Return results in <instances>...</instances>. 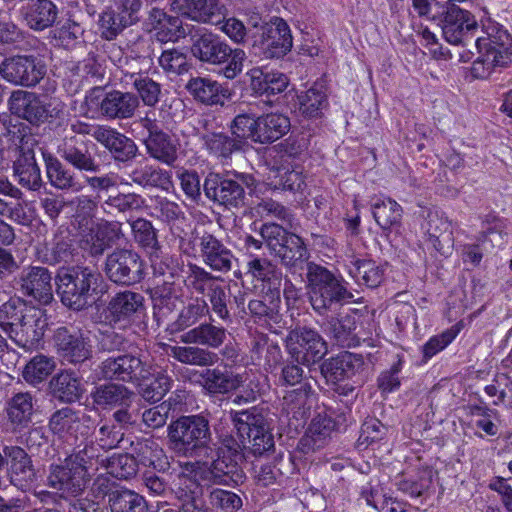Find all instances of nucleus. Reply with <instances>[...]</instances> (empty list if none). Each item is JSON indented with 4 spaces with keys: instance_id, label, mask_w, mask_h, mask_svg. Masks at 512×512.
Instances as JSON below:
<instances>
[{
    "instance_id": "nucleus-7",
    "label": "nucleus",
    "mask_w": 512,
    "mask_h": 512,
    "mask_svg": "<svg viewBox=\"0 0 512 512\" xmlns=\"http://www.w3.org/2000/svg\"><path fill=\"white\" fill-rule=\"evenodd\" d=\"M484 29L487 37L475 41L480 56L473 62L472 73L477 78H486L494 68L512 61V36L508 31L495 22L484 25Z\"/></svg>"
},
{
    "instance_id": "nucleus-15",
    "label": "nucleus",
    "mask_w": 512,
    "mask_h": 512,
    "mask_svg": "<svg viewBox=\"0 0 512 512\" xmlns=\"http://www.w3.org/2000/svg\"><path fill=\"white\" fill-rule=\"evenodd\" d=\"M103 271L107 278L118 285L130 286L144 278V264L135 251L116 249L109 253Z\"/></svg>"
},
{
    "instance_id": "nucleus-51",
    "label": "nucleus",
    "mask_w": 512,
    "mask_h": 512,
    "mask_svg": "<svg viewBox=\"0 0 512 512\" xmlns=\"http://www.w3.org/2000/svg\"><path fill=\"white\" fill-rule=\"evenodd\" d=\"M299 112L308 119H318L323 116L328 107V97L322 86L314 85L298 95Z\"/></svg>"
},
{
    "instance_id": "nucleus-2",
    "label": "nucleus",
    "mask_w": 512,
    "mask_h": 512,
    "mask_svg": "<svg viewBox=\"0 0 512 512\" xmlns=\"http://www.w3.org/2000/svg\"><path fill=\"white\" fill-rule=\"evenodd\" d=\"M55 282L62 304L74 311L88 308L96 297L107 292L102 274L85 265L61 268Z\"/></svg>"
},
{
    "instance_id": "nucleus-39",
    "label": "nucleus",
    "mask_w": 512,
    "mask_h": 512,
    "mask_svg": "<svg viewBox=\"0 0 512 512\" xmlns=\"http://www.w3.org/2000/svg\"><path fill=\"white\" fill-rule=\"evenodd\" d=\"M348 274L360 286L377 288L384 280L385 268L372 259L352 257L346 264Z\"/></svg>"
},
{
    "instance_id": "nucleus-60",
    "label": "nucleus",
    "mask_w": 512,
    "mask_h": 512,
    "mask_svg": "<svg viewBox=\"0 0 512 512\" xmlns=\"http://www.w3.org/2000/svg\"><path fill=\"white\" fill-rule=\"evenodd\" d=\"M108 473L120 480H127L134 477L138 471L137 460L129 454L113 455L106 459Z\"/></svg>"
},
{
    "instance_id": "nucleus-25",
    "label": "nucleus",
    "mask_w": 512,
    "mask_h": 512,
    "mask_svg": "<svg viewBox=\"0 0 512 512\" xmlns=\"http://www.w3.org/2000/svg\"><path fill=\"white\" fill-rule=\"evenodd\" d=\"M6 454L7 475L12 485L24 489L29 486L35 478V470L31 457L18 445H3Z\"/></svg>"
},
{
    "instance_id": "nucleus-29",
    "label": "nucleus",
    "mask_w": 512,
    "mask_h": 512,
    "mask_svg": "<svg viewBox=\"0 0 512 512\" xmlns=\"http://www.w3.org/2000/svg\"><path fill=\"white\" fill-rule=\"evenodd\" d=\"M199 247L203 263L211 270L227 273L232 269L235 260L232 251L214 235L205 233Z\"/></svg>"
},
{
    "instance_id": "nucleus-23",
    "label": "nucleus",
    "mask_w": 512,
    "mask_h": 512,
    "mask_svg": "<svg viewBox=\"0 0 512 512\" xmlns=\"http://www.w3.org/2000/svg\"><path fill=\"white\" fill-rule=\"evenodd\" d=\"M20 290L41 304H49L53 300L51 272L40 266L24 268L19 275Z\"/></svg>"
},
{
    "instance_id": "nucleus-52",
    "label": "nucleus",
    "mask_w": 512,
    "mask_h": 512,
    "mask_svg": "<svg viewBox=\"0 0 512 512\" xmlns=\"http://www.w3.org/2000/svg\"><path fill=\"white\" fill-rule=\"evenodd\" d=\"M126 83H130L144 105L154 107L160 100L161 85L143 73H126Z\"/></svg>"
},
{
    "instance_id": "nucleus-13",
    "label": "nucleus",
    "mask_w": 512,
    "mask_h": 512,
    "mask_svg": "<svg viewBox=\"0 0 512 512\" xmlns=\"http://www.w3.org/2000/svg\"><path fill=\"white\" fill-rule=\"evenodd\" d=\"M286 349L297 363L311 366L321 361L328 352L326 341L315 329L298 326L286 338Z\"/></svg>"
},
{
    "instance_id": "nucleus-24",
    "label": "nucleus",
    "mask_w": 512,
    "mask_h": 512,
    "mask_svg": "<svg viewBox=\"0 0 512 512\" xmlns=\"http://www.w3.org/2000/svg\"><path fill=\"white\" fill-rule=\"evenodd\" d=\"M120 229L117 224L102 222L87 227L80 234V246L90 256H101L105 250L117 242Z\"/></svg>"
},
{
    "instance_id": "nucleus-40",
    "label": "nucleus",
    "mask_w": 512,
    "mask_h": 512,
    "mask_svg": "<svg viewBox=\"0 0 512 512\" xmlns=\"http://www.w3.org/2000/svg\"><path fill=\"white\" fill-rule=\"evenodd\" d=\"M290 127V119L283 114L268 113L259 116L253 142L260 144L272 143L287 134Z\"/></svg>"
},
{
    "instance_id": "nucleus-4",
    "label": "nucleus",
    "mask_w": 512,
    "mask_h": 512,
    "mask_svg": "<svg viewBox=\"0 0 512 512\" xmlns=\"http://www.w3.org/2000/svg\"><path fill=\"white\" fill-rule=\"evenodd\" d=\"M167 430L170 448L177 455L200 459L212 457L215 445L206 416H181L171 422Z\"/></svg>"
},
{
    "instance_id": "nucleus-22",
    "label": "nucleus",
    "mask_w": 512,
    "mask_h": 512,
    "mask_svg": "<svg viewBox=\"0 0 512 512\" xmlns=\"http://www.w3.org/2000/svg\"><path fill=\"white\" fill-rule=\"evenodd\" d=\"M36 141L32 136L21 138L19 156L13 163L14 175L18 183L29 190L36 191L42 186V177L39 166L36 163L33 146Z\"/></svg>"
},
{
    "instance_id": "nucleus-17",
    "label": "nucleus",
    "mask_w": 512,
    "mask_h": 512,
    "mask_svg": "<svg viewBox=\"0 0 512 512\" xmlns=\"http://www.w3.org/2000/svg\"><path fill=\"white\" fill-rule=\"evenodd\" d=\"M45 73V65L32 55L5 58L0 64V76L13 85L35 86Z\"/></svg>"
},
{
    "instance_id": "nucleus-54",
    "label": "nucleus",
    "mask_w": 512,
    "mask_h": 512,
    "mask_svg": "<svg viewBox=\"0 0 512 512\" xmlns=\"http://www.w3.org/2000/svg\"><path fill=\"white\" fill-rule=\"evenodd\" d=\"M111 512H148V504L143 496L129 489H115L110 494Z\"/></svg>"
},
{
    "instance_id": "nucleus-30",
    "label": "nucleus",
    "mask_w": 512,
    "mask_h": 512,
    "mask_svg": "<svg viewBox=\"0 0 512 512\" xmlns=\"http://www.w3.org/2000/svg\"><path fill=\"white\" fill-rule=\"evenodd\" d=\"M139 107L136 94L112 90L106 93L99 103L101 114L110 120L132 118Z\"/></svg>"
},
{
    "instance_id": "nucleus-42",
    "label": "nucleus",
    "mask_w": 512,
    "mask_h": 512,
    "mask_svg": "<svg viewBox=\"0 0 512 512\" xmlns=\"http://www.w3.org/2000/svg\"><path fill=\"white\" fill-rule=\"evenodd\" d=\"M185 88L196 101L205 105L223 104L229 95L220 83L205 77L191 78Z\"/></svg>"
},
{
    "instance_id": "nucleus-41",
    "label": "nucleus",
    "mask_w": 512,
    "mask_h": 512,
    "mask_svg": "<svg viewBox=\"0 0 512 512\" xmlns=\"http://www.w3.org/2000/svg\"><path fill=\"white\" fill-rule=\"evenodd\" d=\"M247 273L262 283L263 291H280L282 272L271 260L265 257H252L247 262Z\"/></svg>"
},
{
    "instance_id": "nucleus-32",
    "label": "nucleus",
    "mask_w": 512,
    "mask_h": 512,
    "mask_svg": "<svg viewBox=\"0 0 512 512\" xmlns=\"http://www.w3.org/2000/svg\"><path fill=\"white\" fill-rule=\"evenodd\" d=\"M49 390L55 399L69 404L82 398L84 387L78 372L64 369L51 378Z\"/></svg>"
},
{
    "instance_id": "nucleus-21",
    "label": "nucleus",
    "mask_w": 512,
    "mask_h": 512,
    "mask_svg": "<svg viewBox=\"0 0 512 512\" xmlns=\"http://www.w3.org/2000/svg\"><path fill=\"white\" fill-rule=\"evenodd\" d=\"M242 454L237 448L224 447L217 451V458L209 468L210 481L217 485H238L243 482L244 472L239 465Z\"/></svg>"
},
{
    "instance_id": "nucleus-47",
    "label": "nucleus",
    "mask_w": 512,
    "mask_h": 512,
    "mask_svg": "<svg viewBox=\"0 0 512 512\" xmlns=\"http://www.w3.org/2000/svg\"><path fill=\"white\" fill-rule=\"evenodd\" d=\"M75 251L69 232L59 229L52 241L46 245L43 261L50 265L69 263L74 259Z\"/></svg>"
},
{
    "instance_id": "nucleus-6",
    "label": "nucleus",
    "mask_w": 512,
    "mask_h": 512,
    "mask_svg": "<svg viewBox=\"0 0 512 512\" xmlns=\"http://www.w3.org/2000/svg\"><path fill=\"white\" fill-rule=\"evenodd\" d=\"M191 52L203 63L221 66V73L227 79H234L241 74L247 60L243 49L231 48L225 40L213 33H203L195 37Z\"/></svg>"
},
{
    "instance_id": "nucleus-64",
    "label": "nucleus",
    "mask_w": 512,
    "mask_h": 512,
    "mask_svg": "<svg viewBox=\"0 0 512 512\" xmlns=\"http://www.w3.org/2000/svg\"><path fill=\"white\" fill-rule=\"evenodd\" d=\"M209 502L222 512H236L242 507V499L238 494L219 488L210 492Z\"/></svg>"
},
{
    "instance_id": "nucleus-36",
    "label": "nucleus",
    "mask_w": 512,
    "mask_h": 512,
    "mask_svg": "<svg viewBox=\"0 0 512 512\" xmlns=\"http://www.w3.org/2000/svg\"><path fill=\"white\" fill-rule=\"evenodd\" d=\"M263 293L261 298L249 301L248 309L255 323L271 327L273 324H279L282 318L280 291Z\"/></svg>"
},
{
    "instance_id": "nucleus-10",
    "label": "nucleus",
    "mask_w": 512,
    "mask_h": 512,
    "mask_svg": "<svg viewBox=\"0 0 512 512\" xmlns=\"http://www.w3.org/2000/svg\"><path fill=\"white\" fill-rule=\"evenodd\" d=\"M97 371L102 379L135 385H142L155 376L148 357L132 352L106 358L98 365Z\"/></svg>"
},
{
    "instance_id": "nucleus-43",
    "label": "nucleus",
    "mask_w": 512,
    "mask_h": 512,
    "mask_svg": "<svg viewBox=\"0 0 512 512\" xmlns=\"http://www.w3.org/2000/svg\"><path fill=\"white\" fill-rule=\"evenodd\" d=\"M46 173L50 184L59 190L80 192L84 188V182L80 181L76 174L66 168L58 158L51 154H44Z\"/></svg>"
},
{
    "instance_id": "nucleus-53",
    "label": "nucleus",
    "mask_w": 512,
    "mask_h": 512,
    "mask_svg": "<svg viewBox=\"0 0 512 512\" xmlns=\"http://www.w3.org/2000/svg\"><path fill=\"white\" fill-rule=\"evenodd\" d=\"M183 296L180 279H161L152 290V299L155 306L173 311Z\"/></svg>"
},
{
    "instance_id": "nucleus-44",
    "label": "nucleus",
    "mask_w": 512,
    "mask_h": 512,
    "mask_svg": "<svg viewBox=\"0 0 512 512\" xmlns=\"http://www.w3.org/2000/svg\"><path fill=\"white\" fill-rule=\"evenodd\" d=\"M128 177L132 183L142 188H159L168 191L173 186L171 172L150 164L135 166Z\"/></svg>"
},
{
    "instance_id": "nucleus-27",
    "label": "nucleus",
    "mask_w": 512,
    "mask_h": 512,
    "mask_svg": "<svg viewBox=\"0 0 512 512\" xmlns=\"http://www.w3.org/2000/svg\"><path fill=\"white\" fill-rule=\"evenodd\" d=\"M210 321L200 323L180 336V341L185 346H198L205 349H218L221 347L227 337L228 331L222 325H216L212 315Z\"/></svg>"
},
{
    "instance_id": "nucleus-63",
    "label": "nucleus",
    "mask_w": 512,
    "mask_h": 512,
    "mask_svg": "<svg viewBox=\"0 0 512 512\" xmlns=\"http://www.w3.org/2000/svg\"><path fill=\"white\" fill-rule=\"evenodd\" d=\"M260 234L271 254L276 257L279 251H281L283 243L290 235V232L278 224L265 223L260 229Z\"/></svg>"
},
{
    "instance_id": "nucleus-3",
    "label": "nucleus",
    "mask_w": 512,
    "mask_h": 512,
    "mask_svg": "<svg viewBox=\"0 0 512 512\" xmlns=\"http://www.w3.org/2000/svg\"><path fill=\"white\" fill-rule=\"evenodd\" d=\"M0 326L19 347L31 350L42 339L47 320L42 309L9 301L0 308Z\"/></svg>"
},
{
    "instance_id": "nucleus-16",
    "label": "nucleus",
    "mask_w": 512,
    "mask_h": 512,
    "mask_svg": "<svg viewBox=\"0 0 512 512\" xmlns=\"http://www.w3.org/2000/svg\"><path fill=\"white\" fill-rule=\"evenodd\" d=\"M90 480L89 472L68 456L49 467L47 485L63 497L79 495Z\"/></svg>"
},
{
    "instance_id": "nucleus-48",
    "label": "nucleus",
    "mask_w": 512,
    "mask_h": 512,
    "mask_svg": "<svg viewBox=\"0 0 512 512\" xmlns=\"http://www.w3.org/2000/svg\"><path fill=\"white\" fill-rule=\"evenodd\" d=\"M144 145L146 153L162 164L173 166L178 159L177 144L164 131L154 137H146Z\"/></svg>"
},
{
    "instance_id": "nucleus-26",
    "label": "nucleus",
    "mask_w": 512,
    "mask_h": 512,
    "mask_svg": "<svg viewBox=\"0 0 512 512\" xmlns=\"http://www.w3.org/2000/svg\"><path fill=\"white\" fill-rule=\"evenodd\" d=\"M199 139L207 154L224 165L231 161L233 154L243 151L240 140L223 131L209 129L207 122L204 130L199 133Z\"/></svg>"
},
{
    "instance_id": "nucleus-11",
    "label": "nucleus",
    "mask_w": 512,
    "mask_h": 512,
    "mask_svg": "<svg viewBox=\"0 0 512 512\" xmlns=\"http://www.w3.org/2000/svg\"><path fill=\"white\" fill-rule=\"evenodd\" d=\"M243 446H249L254 455H262L274 447V439L269 431L263 408L254 406L242 411L231 412Z\"/></svg>"
},
{
    "instance_id": "nucleus-61",
    "label": "nucleus",
    "mask_w": 512,
    "mask_h": 512,
    "mask_svg": "<svg viewBox=\"0 0 512 512\" xmlns=\"http://www.w3.org/2000/svg\"><path fill=\"white\" fill-rule=\"evenodd\" d=\"M158 63L167 74L181 75L190 68L186 54L177 48L163 50Z\"/></svg>"
},
{
    "instance_id": "nucleus-49",
    "label": "nucleus",
    "mask_w": 512,
    "mask_h": 512,
    "mask_svg": "<svg viewBox=\"0 0 512 512\" xmlns=\"http://www.w3.org/2000/svg\"><path fill=\"white\" fill-rule=\"evenodd\" d=\"M428 240L440 253H444L445 246L453 240L452 223L448 218L438 212H430L427 221Z\"/></svg>"
},
{
    "instance_id": "nucleus-59",
    "label": "nucleus",
    "mask_w": 512,
    "mask_h": 512,
    "mask_svg": "<svg viewBox=\"0 0 512 512\" xmlns=\"http://www.w3.org/2000/svg\"><path fill=\"white\" fill-rule=\"evenodd\" d=\"M283 265L296 267L308 258V250L301 237L290 233L277 256Z\"/></svg>"
},
{
    "instance_id": "nucleus-46",
    "label": "nucleus",
    "mask_w": 512,
    "mask_h": 512,
    "mask_svg": "<svg viewBox=\"0 0 512 512\" xmlns=\"http://www.w3.org/2000/svg\"><path fill=\"white\" fill-rule=\"evenodd\" d=\"M315 392L312 386L305 382L299 388L289 391L283 398V406L287 414L295 419H306L312 408Z\"/></svg>"
},
{
    "instance_id": "nucleus-50",
    "label": "nucleus",
    "mask_w": 512,
    "mask_h": 512,
    "mask_svg": "<svg viewBox=\"0 0 512 512\" xmlns=\"http://www.w3.org/2000/svg\"><path fill=\"white\" fill-rule=\"evenodd\" d=\"M85 414L71 407L56 410L49 419V428L59 436L74 435L83 425Z\"/></svg>"
},
{
    "instance_id": "nucleus-57",
    "label": "nucleus",
    "mask_w": 512,
    "mask_h": 512,
    "mask_svg": "<svg viewBox=\"0 0 512 512\" xmlns=\"http://www.w3.org/2000/svg\"><path fill=\"white\" fill-rule=\"evenodd\" d=\"M55 367L53 358L36 355L25 365L22 376L28 384L36 386L46 380Z\"/></svg>"
},
{
    "instance_id": "nucleus-20",
    "label": "nucleus",
    "mask_w": 512,
    "mask_h": 512,
    "mask_svg": "<svg viewBox=\"0 0 512 512\" xmlns=\"http://www.w3.org/2000/svg\"><path fill=\"white\" fill-rule=\"evenodd\" d=\"M144 296L141 293L124 290L116 293L107 306V320L114 328L125 329L144 312Z\"/></svg>"
},
{
    "instance_id": "nucleus-33",
    "label": "nucleus",
    "mask_w": 512,
    "mask_h": 512,
    "mask_svg": "<svg viewBox=\"0 0 512 512\" xmlns=\"http://www.w3.org/2000/svg\"><path fill=\"white\" fill-rule=\"evenodd\" d=\"M58 8L51 0H28L21 15L26 25L34 31L52 27L58 18Z\"/></svg>"
},
{
    "instance_id": "nucleus-5",
    "label": "nucleus",
    "mask_w": 512,
    "mask_h": 512,
    "mask_svg": "<svg viewBox=\"0 0 512 512\" xmlns=\"http://www.w3.org/2000/svg\"><path fill=\"white\" fill-rule=\"evenodd\" d=\"M306 278L310 303L320 315L351 301L354 297L341 275H336L320 264L309 262Z\"/></svg>"
},
{
    "instance_id": "nucleus-34",
    "label": "nucleus",
    "mask_w": 512,
    "mask_h": 512,
    "mask_svg": "<svg viewBox=\"0 0 512 512\" xmlns=\"http://www.w3.org/2000/svg\"><path fill=\"white\" fill-rule=\"evenodd\" d=\"M249 76L251 90L259 96H265L264 101L269 104H272L273 97L285 91L289 84L287 76L282 72H264L254 68L250 70Z\"/></svg>"
},
{
    "instance_id": "nucleus-45",
    "label": "nucleus",
    "mask_w": 512,
    "mask_h": 512,
    "mask_svg": "<svg viewBox=\"0 0 512 512\" xmlns=\"http://www.w3.org/2000/svg\"><path fill=\"white\" fill-rule=\"evenodd\" d=\"M371 210L376 223L384 232L397 230L401 226L402 207L390 197H376L372 200Z\"/></svg>"
},
{
    "instance_id": "nucleus-28",
    "label": "nucleus",
    "mask_w": 512,
    "mask_h": 512,
    "mask_svg": "<svg viewBox=\"0 0 512 512\" xmlns=\"http://www.w3.org/2000/svg\"><path fill=\"white\" fill-rule=\"evenodd\" d=\"M57 152L63 160L81 172L100 171V164L89 151L87 144L75 136L66 137L58 146Z\"/></svg>"
},
{
    "instance_id": "nucleus-8",
    "label": "nucleus",
    "mask_w": 512,
    "mask_h": 512,
    "mask_svg": "<svg viewBox=\"0 0 512 512\" xmlns=\"http://www.w3.org/2000/svg\"><path fill=\"white\" fill-rule=\"evenodd\" d=\"M255 178L251 174L228 171L225 174L210 173L204 180L205 196L227 209L241 208L245 205L244 186L252 188Z\"/></svg>"
},
{
    "instance_id": "nucleus-38",
    "label": "nucleus",
    "mask_w": 512,
    "mask_h": 512,
    "mask_svg": "<svg viewBox=\"0 0 512 512\" xmlns=\"http://www.w3.org/2000/svg\"><path fill=\"white\" fill-rule=\"evenodd\" d=\"M134 392L119 383H107L97 386L91 392L93 404L101 409L130 406Z\"/></svg>"
},
{
    "instance_id": "nucleus-62",
    "label": "nucleus",
    "mask_w": 512,
    "mask_h": 512,
    "mask_svg": "<svg viewBox=\"0 0 512 512\" xmlns=\"http://www.w3.org/2000/svg\"><path fill=\"white\" fill-rule=\"evenodd\" d=\"M134 240L143 248L156 252L159 250L156 231L152 223L146 219L138 218L131 224Z\"/></svg>"
},
{
    "instance_id": "nucleus-31",
    "label": "nucleus",
    "mask_w": 512,
    "mask_h": 512,
    "mask_svg": "<svg viewBox=\"0 0 512 512\" xmlns=\"http://www.w3.org/2000/svg\"><path fill=\"white\" fill-rule=\"evenodd\" d=\"M171 9L196 22L218 24L215 18L222 14L219 0H172Z\"/></svg>"
},
{
    "instance_id": "nucleus-58",
    "label": "nucleus",
    "mask_w": 512,
    "mask_h": 512,
    "mask_svg": "<svg viewBox=\"0 0 512 512\" xmlns=\"http://www.w3.org/2000/svg\"><path fill=\"white\" fill-rule=\"evenodd\" d=\"M134 23L122 12L106 8L99 17L101 36L106 40L115 39L122 31Z\"/></svg>"
},
{
    "instance_id": "nucleus-35",
    "label": "nucleus",
    "mask_w": 512,
    "mask_h": 512,
    "mask_svg": "<svg viewBox=\"0 0 512 512\" xmlns=\"http://www.w3.org/2000/svg\"><path fill=\"white\" fill-rule=\"evenodd\" d=\"M35 403V396L30 392H18L7 400L5 413L12 431L24 429L31 423Z\"/></svg>"
},
{
    "instance_id": "nucleus-56",
    "label": "nucleus",
    "mask_w": 512,
    "mask_h": 512,
    "mask_svg": "<svg viewBox=\"0 0 512 512\" xmlns=\"http://www.w3.org/2000/svg\"><path fill=\"white\" fill-rule=\"evenodd\" d=\"M210 317V309L205 298L196 297L184 306L173 326L175 331H184L198 323L205 316Z\"/></svg>"
},
{
    "instance_id": "nucleus-9",
    "label": "nucleus",
    "mask_w": 512,
    "mask_h": 512,
    "mask_svg": "<svg viewBox=\"0 0 512 512\" xmlns=\"http://www.w3.org/2000/svg\"><path fill=\"white\" fill-rule=\"evenodd\" d=\"M223 280L196 264L189 266L185 283L191 291L206 297L210 309L223 323H230L232 316L228 308L230 289L222 284Z\"/></svg>"
},
{
    "instance_id": "nucleus-12",
    "label": "nucleus",
    "mask_w": 512,
    "mask_h": 512,
    "mask_svg": "<svg viewBox=\"0 0 512 512\" xmlns=\"http://www.w3.org/2000/svg\"><path fill=\"white\" fill-rule=\"evenodd\" d=\"M321 375L327 383L352 382L363 385L369 376L368 364L361 354L343 351L324 360L320 366Z\"/></svg>"
},
{
    "instance_id": "nucleus-18",
    "label": "nucleus",
    "mask_w": 512,
    "mask_h": 512,
    "mask_svg": "<svg viewBox=\"0 0 512 512\" xmlns=\"http://www.w3.org/2000/svg\"><path fill=\"white\" fill-rule=\"evenodd\" d=\"M254 46H258L266 58H280L291 51L293 37L289 25L279 17L261 26L260 33L254 35Z\"/></svg>"
},
{
    "instance_id": "nucleus-1",
    "label": "nucleus",
    "mask_w": 512,
    "mask_h": 512,
    "mask_svg": "<svg viewBox=\"0 0 512 512\" xmlns=\"http://www.w3.org/2000/svg\"><path fill=\"white\" fill-rule=\"evenodd\" d=\"M169 355L182 364L206 368L199 372V376L200 385L209 396L230 394L243 383V376L227 365L212 368L220 359L212 350L198 346H172Z\"/></svg>"
},
{
    "instance_id": "nucleus-14",
    "label": "nucleus",
    "mask_w": 512,
    "mask_h": 512,
    "mask_svg": "<svg viewBox=\"0 0 512 512\" xmlns=\"http://www.w3.org/2000/svg\"><path fill=\"white\" fill-rule=\"evenodd\" d=\"M8 106L12 114L33 125L45 123L49 118H58L64 107L60 102L44 103L36 93L24 90L13 91Z\"/></svg>"
},
{
    "instance_id": "nucleus-37",
    "label": "nucleus",
    "mask_w": 512,
    "mask_h": 512,
    "mask_svg": "<svg viewBox=\"0 0 512 512\" xmlns=\"http://www.w3.org/2000/svg\"><path fill=\"white\" fill-rule=\"evenodd\" d=\"M99 143L110 153L117 163L133 161L138 155V146L133 139L107 126Z\"/></svg>"
},
{
    "instance_id": "nucleus-55",
    "label": "nucleus",
    "mask_w": 512,
    "mask_h": 512,
    "mask_svg": "<svg viewBox=\"0 0 512 512\" xmlns=\"http://www.w3.org/2000/svg\"><path fill=\"white\" fill-rule=\"evenodd\" d=\"M151 262L153 275L156 279L178 280L182 271L183 262L178 255L158 254L152 252Z\"/></svg>"
},
{
    "instance_id": "nucleus-19",
    "label": "nucleus",
    "mask_w": 512,
    "mask_h": 512,
    "mask_svg": "<svg viewBox=\"0 0 512 512\" xmlns=\"http://www.w3.org/2000/svg\"><path fill=\"white\" fill-rule=\"evenodd\" d=\"M56 352L63 361L81 364L92 357L90 339L73 327H58L53 334Z\"/></svg>"
}]
</instances>
